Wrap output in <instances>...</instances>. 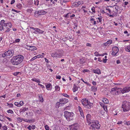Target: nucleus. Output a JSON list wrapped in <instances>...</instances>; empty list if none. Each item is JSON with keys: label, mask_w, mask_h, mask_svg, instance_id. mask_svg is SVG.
I'll list each match as a JSON object with an SVG mask.
<instances>
[{"label": "nucleus", "mask_w": 130, "mask_h": 130, "mask_svg": "<svg viewBox=\"0 0 130 130\" xmlns=\"http://www.w3.org/2000/svg\"><path fill=\"white\" fill-rule=\"evenodd\" d=\"M24 58V57L22 55H18L14 56L11 61L13 64L17 65L22 62Z\"/></svg>", "instance_id": "1"}, {"label": "nucleus", "mask_w": 130, "mask_h": 130, "mask_svg": "<svg viewBox=\"0 0 130 130\" xmlns=\"http://www.w3.org/2000/svg\"><path fill=\"white\" fill-rule=\"evenodd\" d=\"M122 109L124 112H127L130 109V103L126 101L123 102L122 105Z\"/></svg>", "instance_id": "2"}, {"label": "nucleus", "mask_w": 130, "mask_h": 130, "mask_svg": "<svg viewBox=\"0 0 130 130\" xmlns=\"http://www.w3.org/2000/svg\"><path fill=\"white\" fill-rule=\"evenodd\" d=\"M74 115V114L72 112H70L66 111L64 112V116L68 121H71L73 119Z\"/></svg>", "instance_id": "3"}, {"label": "nucleus", "mask_w": 130, "mask_h": 130, "mask_svg": "<svg viewBox=\"0 0 130 130\" xmlns=\"http://www.w3.org/2000/svg\"><path fill=\"white\" fill-rule=\"evenodd\" d=\"M91 123L92 124L91 125L90 128L92 130H95V128L97 129L100 128V125L98 121L94 120L91 122Z\"/></svg>", "instance_id": "4"}, {"label": "nucleus", "mask_w": 130, "mask_h": 130, "mask_svg": "<svg viewBox=\"0 0 130 130\" xmlns=\"http://www.w3.org/2000/svg\"><path fill=\"white\" fill-rule=\"evenodd\" d=\"M121 90V88H117L116 87H115L111 89L110 92L113 95H117L119 94Z\"/></svg>", "instance_id": "5"}, {"label": "nucleus", "mask_w": 130, "mask_h": 130, "mask_svg": "<svg viewBox=\"0 0 130 130\" xmlns=\"http://www.w3.org/2000/svg\"><path fill=\"white\" fill-rule=\"evenodd\" d=\"M68 102V100L65 98L60 99L59 102H57V106L59 107L60 106H62Z\"/></svg>", "instance_id": "6"}, {"label": "nucleus", "mask_w": 130, "mask_h": 130, "mask_svg": "<svg viewBox=\"0 0 130 130\" xmlns=\"http://www.w3.org/2000/svg\"><path fill=\"white\" fill-rule=\"evenodd\" d=\"M69 127L70 130H79V125L77 123L70 125Z\"/></svg>", "instance_id": "7"}, {"label": "nucleus", "mask_w": 130, "mask_h": 130, "mask_svg": "<svg viewBox=\"0 0 130 130\" xmlns=\"http://www.w3.org/2000/svg\"><path fill=\"white\" fill-rule=\"evenodd\" d=\"M4 26L7 29L5 31V32H8L10 30V29L11 27L12 24L11 22H9L7 23L6 25H5Z\"/></svg>", "instance_id": "8"}, {"label": "nucleus", "mask_w": 130, "mask_h": 130, "mask_svg": "<svg viewBox=\"0 0 130 130\" xmlns=\"http://www.w3.org/2000/svg\"><path fill=\"white\" fill-rule=\"evenodd\" d=\"M13 50H8L6 52L7 57L9 58L12 57L13 55Z\"/></svg>", "instance_id": "9"}, {"label": "nucleus", "mask_w": 130, "mask_h": 130, "mask_svg": "<svg viewBox=\"0 0 130 130\" xmlns=\"http://www.w3.org/2000/svg\"><path fill=\"white\" fill-rule=\"evenodd\" d=\"M112 52L111 53L112 55L116 56L117 53L119 51V49L117 47H114L112 48Z\"/></svg>", "instance_id": "10"}, {"label": "nucleus", "mask_w": 130, "mask_h": 130, "mask_svg": "<svg viewBox=\"0 0 130 130\" xmlns=\"http://www.w3.org/2000/svg\"><path fill=\"white\" fill-rule=\"evenodd\" d=\"M87 120V122L88 123V124L89 125L91 123V122H92V121L93 120H91V116L89 114H88L86 116Z\"/></svg>", "instance_id": "11"}, {"label": "nucleus", "mask_w": 130, "mask_h": 130, "mask_svg": "<svg viewBox=\"0 0 130 130\" xmlns=\"http://www.w3.org/2000/svg\"><path fill=\"white\" fill-rule=\"evenodd\" d=\"M46 12L44 11L43 10H41L38 11H36L35 14V15L37 14V16H38L40 15L45 14H46Z\"/></svg>", "instance_id": "12"}, {"label": "nucleus", "mask_w": 130, "mask_h": 130, "mask_svg": "<svg viewBox=\"0 0 130 130\" xmlns=\"http://www.w3.org/2000/svg\"><path fill=\"white\" fill-rule=\"evenodd\" d=\"M130 91V86L124 88L121 90V92L122 93L129 92Z\"/></svg>", "instance_id": "13"}, {"label": "nucleus", "mask_w": 130, "mask_h": 130, "mask_svg": "<svg viewBox=\"0 0 130 130\" xmlns=\"http://www.w3.org/2000/svg\"><path fill=\"white\" fill-rule=\"evenodd\" d=\"M93 105V104L92 103L90 102L89 101L84 107L90 109L92 107Z\"/></svg>", "instance_id": "14"}, {"label": "nucleus", "mask_w": 130, "mask_h": 130, "mask_svg": "<svg viewBox=\"0 0 130 130\" xmlns=\"http://www.w3.org/2000/svg\"><path fill=\"white\" fill-rule=\"evenodd\" d=\"M89 101L86 99H84L82 100L81 103L85 107L86 104L88 103Z\"/></svg>", "instance_id": "15"}, {"label": "nucleus", "mask_w": 130, "mask_h": 130, "mask_svg": "<svg viewBox=\"0 0 130 130\" xmlns=\"http://www.w3.org/2000/svg\"><path fill=\"white\" fill-rule=\"evenodd\" d=\"M78 109L79 111L80 114L81 116L83 117H84V115L83 110L81 107L79 106H78Z\"/></svg>", "instance_id": "16"}, {"label": "nucleus", "mask_w": 130, "mask_h": 130, "mask_svg": "<svg viewBox=\"0 0 130 130\" xmlns=\"http://www.w3.org/2000/svg\"><path fill=\"white\" fill-rule=\"evenodd\" d=\"M15 37L11 38V39H12V40L11 41V42H12V43L19 42L20 41V39H15H15Z\"/></svg>", "instance_id": "17"}, {"label": "nucleus", "mask_w": 130, "mask_h": 130, "mask_svg": "<svg viewBox=\"0 0 130 130\" xmlns=\"http://www.w3.org/2000/svg\"><path fill=\"white\" fill-rule=\"evenodd\" d=\"M63 54V50H59L57 52V57H60L62 56Z\"/></svg>", "instance_id": "18"}, {"label": "nucleus", "mask_w": 130, "mask_h": 130, "mask_svg": "<svg viewBox=\"0 0 130 130\" xmlns=\"http://www.w3.org/2000/svg\"><path fill=\"white\" fill-rule=\"evenodd\" d=\"M36 32H37L38 34H43L44 32V31H43L41 30L38 28H37L36 31H34V33L35 34H37V33Z\"/></svg>", "instance_id": "19"}, {"label": "nucleus", "mask_w": 130, "mask_h": 130, "mask_svg": "<svg viewBox=\"0 0 130 130\" xmlns=\"http://www.w3.org/2000/svg\"><path fill=\"white\" fill-rule=\"evenodd\" d=\"M102 17L101 16L99 17L96 18V19L97 22V23H98V24L99 23H101L102 22Z\"/></svg>", "instance_id": "20"}, {"label": "nucleus", "mask_w": 130, "mask_h": 130, "mask_svg": "<svg viewBox=\"0 0 130 130\" xmlns=\"http://www.w3.org/2000/svg\"><path fill=\"white\" fill-rule=\"evenodd\" d=\"M90 21L91 23L93 25H95L98 24L97 21H96L95 19L94 18H92L90 19Z\"/></svg>", "instance_id": "21"}, {"label": "nucleus", "mask_w": 130, "mask_h": 130, "mask_svg": "<svg viewBox=\"0 0 130 130\" xmlns=\"http://www.w3.org/2000/svg\"><path fill=\"white\" fill-rule=\"evenodd\" d=\"M28 47H29V50L31 51H34L37 50V48L35 46H29Z\"/></svg>", "instance_id": "22"}, {"label": "nucleus", "mask_w": 130, "mask_h": 130, "mask_svg": "<svg viewBox=\"0 0 130 130\" xmlns=\"http://www.w3.org/2000/svg\"><path fill=\"white\" fill-rule=\"evenodd\" d=\"M112 43V41L111 40H110L108 41L106 43H104L105 46H108L111 44Z\"/></svg>", "instance_id": "23"}, {"label": "nucleus", "mask_w": 130, "mask_h": 130, "mask_svg": "<svg viewBox=\"0 0 130 130\" xmlns=\"http://www.w3.org/2000/svg\"><path fill=\"white\" fill-rule=\"evenodd\" d=\"M81 3L80 1L75 2L74 3L72 4V6H78L79 5H80Z\"/></svg>", "instance_id": "24"}, {"label": "nucleus", "mask_w": 130, "mask_h": 130, "mask_svg": "<svg viewBox=\"0 0 130 130\" xmlns=\"http://www.w3.org/2000/svg\"><path fill=\"white\" fill-rule=\"evenodd\" d=\"M34 111L35 113L38 114H41L42 112V110L41 109H35L34 110Z\"/></svg>", "instance_id": "25"}, {"label": "nucleus", "mask_w": 130, "mask_h": 130, "mask_svg": "<svg viewBox=\"0 0 130 130\" xmlns=\"http://www.w3.org/2000/svg\"><path fill=\"white\" fill-rule=\"evenodd\" d=\"M91 90L92 91L95 92L97 90V87H96L92 86L90 88Z\"/></svg>", "instance_id": "26"}, {"label": "nucleus", "mask_w": 130, "mask_h": 130, "mask_svg": "<svg viewBox=\"0 0 130 130\" xmlns=\"http://www.w3.org/2000/svg\"><path fill=\"white\" fill-rule=\"evenodd\" d=\"M78 90V87L76 84H75L73 85V90L74 92L77 91Z\"/></svg>", "instance_id": "27"}, {"label": "nucleus", "mask_w": 130, "mask_h": 130, "mask_svg": "<svg viewBox=\"0 0 130 130\" xmlns=\"http://www.w3.org/2000/svg\"><path fill=\"white\" fill-rule=\"evenodd\" d=\"M28 108H26V107H24L22 108L20 110V113H21V112H25V111H26L27 110H28Z\"/></svg>", "instance_id": "28"}, {"label": "nucleus", "mask_w": 130, "mask_h": 130, "mask_svg": "<svg viewBox=\"0 0 130 130\" xmlns=\"http://www.w3.org/2000/svg\"><path fill=\"white\" fill-rule=\"evenodd\" d=\"M93 72L95 74H101V71L100 70H93Z\"/></svg>", "instance_id": "29"}, {"label": "nucleus", "mask_w": 130, "mask_h": 130, "mask_svg": "<svg viewBox=\"0 0 130 130\" xmlns=\"http://www.w3.org/2000/svg\"><path fill=\"white\" fill-rule=\"evenodd\" d=\"M38 97L40 101L42 102L43 101V98L42 97V96L41 94H38Z\"/></svg>", "instance_id": "30"}, {"label": "nucleus", "mask_w": 130, "mask_h": 130, "mask_svg": "<svg viewBox=\"0 0 130 130\" xmlns=\"http://www.w3.org/2000/svg\"><path fill=\"white\" fill-rule=\"evenodd\" d=\"M46 87L47 90H50L51 89L52 86L50 84H49L46 85Z\"/></svg>", "instance_id": "31"}, {"label": "nucleus", "mask_w": 130, "mask_h": 130, "mask_svg": "<svg viewBox=\"0 0 130 130\" xmlns=\"http://www.w3.org/2000/svg\"><path fill=\"white\" fill-rule=\"evenodd\" d=\"M103 102L104 103L106 104H108L109 102L108 100L106 98L103 99Z\"/></svg>", "instance_id": "32"}, {"label": "nucleus", "mask_w": 130, "mask_h": 130, "mask_svg": "<svg viewBox=\"0 0 130 130\" xmlns=\"http://www.w3.org/2000/svg\"><path fill=\"white\" fill-rule=\"evenodd\" d=\"M118 7L117 6H116L115 7V8H113V11L114 12H115V13H116L118 12Z\"/></svg>", "instance_id": "33"}, {"label": "nucleus", "mask_w": 130, "mask_h": 130, "mask_svg": "<svg viewBox=\"0 0 130 130\" xmlns=\"http://www.w3.org/2000/svg\"><path fill=\"white\" fill-rule=\"evenodd\" d=\"M0 23L2 25L4 26H5V25H6V23H7L5 22V21H4V20H3L1 21Z\"/></svg>", "instance_id": "34"}, {"label": "nucleus", "mask_w": 130, "mask_h": 130, "mask_svg": "<svg viewBox=\"0 0 130 130\" xmlns=\"http://www.w3.org/2000/svg\"><path fill=\"white\" fill-rule=\"evenodd\" d=\"M125 50L126 51L130 52V45H129L127 47H126Z\"/></svg>", "instance_id": "35"}, {"label": "nucleus", "mask_w": 130, "mask_h": 130, "mask_svg": "<svg viewBox=\"0 0 130 130\" xmlns=\"http://www.w3.org/2000/svg\"><path fill=\"white\" fill-rule=\"evenodd\" d=\"M31 80L32 81L36 82H37L40 83L39 79H37L35 78L32 79Z\"/></svg>", "instance_id": "36"}, {"label": "nucleus", "mask_w": 130, "mask_h": 130, "mask_svg": "<svg viewBox=\"0 0 130 130\" xmlns=\"http://www.w3.org/2000/svg\"><path fill=\"white\" fill-rule=\"evenodd\" d=\"M85 62L84 59L83 58H82L80 59V63L81 64H83Z\"/></svg>", "instance_id": "37"}, {"label": "nucleus", "mask_w": 130, "mask_h": 130, "mask_svg": "<svg viewBox=\"0 0 130 130\" xmlns=\"http://www.w3.org/2000/svg\"><path fill=\"white\" fill-rule=\"evenodd\" d=\"M52 56L53 57H56L57 56V54L56 52L53 53L51 54Z\"/></svg>", "instance_id": "38"}, {"label": "nucleus", "mask_w": 130, "mask_h": 130, "mask_svg": "<svg viewBox=\"0 0 130 130\" xmlns=\"http://www.w3.org/2000/svg\"><path fill=\"white\" fill-rule=\"evenodd\" d=\"M102 107L104 109V110L106 112H107L108 111L107 107L105 105L103 106Z\"/></svg>", "instance_id": "39"}, {"label": "nucleus", "mask_w": 130, "mask_h": 130, "mask_svg": "<svg viewBox=\"0 0 130 130\" xmlns=\"http://www.w3.org/2000/svg\"><path fill=\"white\" fill-rule=\"evenodd\" d=\"M7 112L8 113L12 114L13 113V111L9 109L7 111Z\"/></svg>", "instance_id": "40"}, {"label": "nucleus", "mask_w": 130, "mask_h": 130, "mask_svg": "<svg viewBox=\"0 0 130 130\" xmlns=\"http://www.w3.org/2000/svg\"><path fill=\"white\" fill-rule=\"evenodd\" d=\"M6 53L5 52V53L1 54V56L3 57H7V56H6Z\"/></svg>", "instance_id": "41"}, {"label": "nucleus", "mask_w": 130, "mask_h": 130, "mask_svg": "<svg viewBox=\"0 0 130 130\" xmlns=\"http://www.w3.org/2000/svg\"><path fill=\"white\" fill-rule=\"evenodd\" d=\"M14 104L15 106H17L18 107H19L20 106L19 103L18 102H15L14 103Z\"/></svg>", "instance_id": "42"}, {"label": "nucleus", "mask_w": 130, "mask_h": 130, "mask_svg": "<svg viewBox=\"0 0 130 130\" xmlns=\"http://www.w3.org/2000/svg\"><path fill=\"white\" fill-rule=\"evenodd\" d=\"M94 55L95 56H99L100 54H99L98 52H95L94 53Z\"/></svg>", "instance_id": "43"}, {"label": "nucleus", "mask_w": 130, "mask_h": 130, "mask_svg": "<svg viewBox=\"0 0 130 130\" xmlns=\"http://www.w3.org/2000/svg\"><path fill=\"white\" fill-rule=\"evenodd\" d=\"M63 96L65 97H67L68 98H69V95L66 93H62L61 94Z\"/></svg>", "instance_id": "44"}, {"label": "nucleus", "mask_w": 130, "mask_h": 130, "mask_svg": "<svg viewBox=\"0 0 130 130\" xmlns=\"http://www.w3.org/2000/svg\"><path fill=\"white\" fill-rule=\"evenodd\" d=\"M71 13H67L66 15H65L64 16L66 18H68L69 16H70L69 15L71 14Z\"/></svg>", "instance_id": "45"}, {"label": "nucleus", "mask_w": 130, "mask_h": 130, "mask_svg": "<svg viewBox=\"0 0 130 130\" xmlns=\"http://www.w3.org/2000/svg\"><path fill=\"white\" fill-rule=\"evenodd\" d=\"M37 56H35V57H33L32 58L31 60H30L31 61H32L35 59H36L38 58V57H37Z\"/></svg>", "instance_id": "46"}, {"label": "nucleus", "mask_w": 130, "mask_h": 130, "mask_svg": "<svg viewBox=\"0 0 130 130\" xmlns=\"http://www.w3.org/2000/svg\"><path fill=\"white\" fill-rule=\"evenodd\" d=\"M91 10L94 13L95 12V8L93 6L92 7V8L91 9Z\"/></svg>", "instance_id": "47"}, {"label": "nucleus", "mask_w": 130, "mask_h": 130, "mask_svg": "<svg viewBox=\"0 0 130 130\" xmlns=\"http://www.w3.org/2000/svg\"><path fill=\"white\" fill-rule=\"evenodd\" d=\"M21 74L20 72H14L13 73V75H14L15 76H17L19 74Z\"/></svg>", "instance_id": "48"}, {"label": "nucleus", "mask_w": 130, "mask_h": 130, "mask_svg": "<svg viewBox=\"0 0 130 130\" xmlns=\"http://www.w3.org/2000/svg\"><path fill=\"white\" fill-rule=\"evenodd\" d=\"M3 26H4L1 24V25H0V30L2 31L3 30H4Z\"/></svg>", "instance_id": "49"}, {"label": "nucleus", "mask_w": 130, "mask_h": 130, "mask_svg": "<svg viewBox=\"0 0 130 130\" xmlns=\"http://www.w3.org/2000/svg\"><path fill=\"white\" fill-rule=\"evenodd\" d=\"M17 7L19 8H21L22 7V5L20 4H18L17 5Z\"/></svg>", "instance_id": "50"}, {"label": "nucleus", "mask_w": 130, "mask_h": 130, "mask_svg": "<svg viewBox=\"0 0 130 130\" xmlns=\"http://www.w3.org/2000/svg\"><path fill=\"white\" fill-rule=\"evenodd\" d=\"M45 128L46 130H49V126L47 125H46L45 126Z\"/></svg>", "instance_id": "51"}, {"label": "nucleus", "mask_w": 130, "mask_h": 130, "mask_svg": "<svg viewBox=\"0 0 130 130\" xmlns=\"http://www.w3.org/2000/svg\"><path fill=\"white\" fill-rule=\"evenodd\" d=\"M86 46H87L91 47V44L89 43H87L86 44Z\"/></svg>", "instance_id": "52"}, {"label": "nucleus", "mask_w": 130, "mask_h": 130, "mask_svg": "<svg viewBox=\"0 0 130 130\" xmlns=\"http://www.w3.org/2000/svg\"><path fill=\"white\" fill-rule=\"evenodd\" d=\"M70 108L71 107L70 106H68L66 107L65 109L66 110H69Z\"/></svg>", "instance_id": "53"}, {"label": "nucleus", "mask_w": 130, "mask_h": 130, "mask_svg": "<svg viewBox=\"0 0 130 130\" xmlns=\"http://www.w3.org/2000/svg\"><path fill=\"white\" fill-rule=\"evenodd\" d=\"M99 103V104L102 107H103V106H104V105H105L103 103L100 102Z\"/></svg>", "instance_id": "54"}, {"label": "nucleus", "mask_w": 130, "mask_h": 130, "mask_svg": "<svg viewBox=\"0 0 130 130\" xmlns=\"http://www.w3.org/2000/svg\"><path fill=\"white\" fill-rule=\"evenodd\" d=\"M106 10L108 12H109V13L110 14L111 13V10H110L108 8H106Z\"/></svg>", "instance_id": "55"}, {"label": "nucleus", "mask_w": 130, "mask_h": 130, "mask_svg": "<svg viewBox=\"0 0 130 130\" xmlns=\"http://www.w3.org/2000/svg\"><path fill=\"white\" fill-rule=\"evenodd\" d=\"M38 58H42L43 57V56L42 55H39L37 56Z\"/></svg>", "instance_id": "56"}, {"label": "nucleus", "mask_w": 130, "mask_h": 130, "mask_svg": "<svg viewBox=\"0 0 130 130\" xmlns=\"http://www.w3.org/2000/svg\"><path fill=\"white\" fill-rule=\"evenodd\" d=\"M20 106H22L24 104L23 102L22 101H21L20 102Z\"/></svg>", "instance_id": "57"}, {"label": "nucleus", "mask_w": 130, "mask_h": 130, "mask_svg": "<svg viewBox=\"0 0 130 130\" xmlns=\"http://www.w3.org/2000/svg\"><path fill=\"white\" fill-rule=\"evenodd\" d=\"M70 16V18L71 19H73L72 18L74 17L75 16V15L74 14H73L72 15H69Z\"/></svg>", "instance_id": "58"}, {"label": "nucleus", "mask_w": 130, "mask_h": 130, "mask_svg": "<svg viewBox=\"0 0 130 130\" xmlns=\"http://www.w3.org/2000/svg\"><path fill=\"white\" fill-rule=\"evenodd\" d=\"M15 2V0H12L11 1L10 4H14Z\"/></svg>", "instance_id": "59"}, {"label": "nucleus", "mask_w": 130, "mask_h": 130, "mask_svg": "<svg viewBox=\"0 0 130 130\" xmlns=\"http://www.w3.org/2000/svg\"><path fill=\"white\" fill-rule=\"evenodd\" d=\"M107 60V59L103 58V62L104 63H105L106 62Z\"/></svg>", "instance_id": "60"}, {"label": "nucleus", "mask_w": 130, "mask_h": 130, "mask_svg": "<svg viewBox=\"0 0 130 130\" xmlns=\"http://www.w3.org/2000/svg\"><path fill=\"white\" fill-rule=\"evenodd\" d=\"M18 121H19L20 122H21L22 121V120L20 118H17Z\"/></svg>", "instance_id": "61"}, {"label": "nucleus", "mask_w": 130, "mask_h": 130, "mask_svg": "<svg viewBox=\"0 0 130 130\" xmlns=\"http://www.w3.org/2000/svg\"><path fill=\"white\" fill-rule=\"evenodd\" d=\"M12 11H15L17 13H19L20 12L19 11L13 9H12Z\"/></svg>", "instance_id": "62"}, {"label": "nucleus", "mask_w": 130, "mask_h": 130, "mask_svg": "<svg viewBox=\"0 0 130 130\" xmlns=\"http://www.w3.org/2000/svg\"><path fill=\"white\" fill-rule=\"evenodd\" d=\"M92 84L94 86H95L96 85V82H95L94 81H93L92 82Z\"/></svg>", "instance_id": "63"}, {"label": "nucleus", "mask_w": 130, "mask_h": 130, "mask_svg": "<svg viewBox=\"0 0 130 130\" xmlns=\"http://www.w3.org/2000/svg\"><path fill=\"white\" fill-rule=\"evenodd\" d=\"M35 128V126L34 125H32L31 126V128L32 129H34Z\"/></svg>", "instance_id": "64"}]
</instances>
